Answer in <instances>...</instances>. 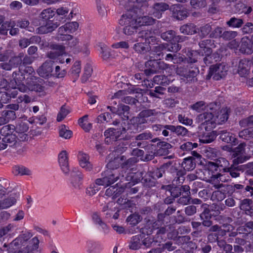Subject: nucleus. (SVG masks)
Listing matches in <instances>:
<instances>
[{"instance_id":"f257e3e1","label":"nucleus","mask_w":253,"mask_h":253,"mask_svg":"<svg viewBox=\"0 0 253 253\" xmlns=\"http://www.w3.org/2000/svg\"><path fill=\"white\" fill-rule=\"evenodd\" d=\"M216 104L211 103L207 105L206 111L197 116L196 122L201 125L205 126V129L210 130L216 126V119L213 113L216 109Z\"/></svg>"},{"instance_id":"f03ea898","label":"nucleus","mask_w":253,"mask_h":253,"mask_svg":"<svg viewBox=\"0 0 253 253\" xmlns=\"http://www.w3.org/2000/svg\"><path fill=\"white\" fill-rule=\"evenodd\" d=\"M119 24L124 26L123 33L126 35H131L136 33L139 27L137 22V13L134 11H127L122 16Z\"/></svg>"},{"instance_id":"7ed1b4c3","label":"nucleus","mask_w":253,"mask_h":253,"mask_svg":"<svg viewBox=\"0 0 253 253\" xmlns=\"http://www.w3.org/2000/svg\"><path fill=\"white\" fill-rule=\"evenodd\" d=\"M14 126L11 125H6L2 127L1 133L2 135H4V137L0 142V151L6 149L8 146L12 147L17 142V137L15 134L6 132L8 131L11 132V130H14Z\"/></svg>"},{"instance_id":"20e7f679","label":"nucleus","mask_w":253,"mask_h":253,"mask_svg":"<svg viewBox=\"0 0 253 253\" xmlns=\"http://www.w3.org/2000/svg\"><path fill=\"white\" fill-rule=\"evenodd\" d=\"M78 27L79 24L77 22L66 23L58 28L56 38V39L71 38V35L69 34L75 32Z\"/></svg>"},{"instance_id":"39448f33","label":"nucleus","mask_w":253,"mask_h":253,"mask_svg":"<svg viewBox=\"0 0 253 253\" xmlns=\"http://www.w3.org/2000/svg\"><path fill=\"white\" fill-rule=\"evenodd\" d=\"M227 71V67L221 64L212 65L209 69V74L207 79H210L211 77L214 80H219L224 77Z\"/></svg>"},{"instance_id":"423d86ee","label":"nucleus","mask_w":253,"mask_h":253,"mask_svg":"<svg viewBox=\"0 0 253 253\" xmlns=\"http://www.w3.org/2000/svg\"><path fill=\"white\" fill-rule=\"evenodd\" d=\"M12 77L15 82V84L11 81V82L7 84V82L6 80H3L2 81L3 84V87L6 88L7 90L10 88L18 89L19 90V87L21 85H25L23 81L25 80V77L23 73L19 70L18 72H15L12 74Z\"/></svg>"},{"instance_id":"0eeeda50","label":"nucleus","mask_w":253,"mask_h":253,"mask_svg":"<svg viewBox=\"0 0 253 253\" xmlns=\"http://www.w3.org/2000/svg\"><path fill=\"white\" fill-rule=\"evenodd\" d=\"M38 78L34 76L29 75L26 80V85H21L19 87V91L22 92H26L28 90L41 91L42 90V87L37 83Z\"/></svg>"},{"instance_id":"6e6552de","label":"nucleus","mask_w":253,"mask_h":253,"mask_svg":"<svg viewBox=\"0 0 253 253\" xmlns=\"http://www.w3.org/2000/svg\"><path fill=\"white\" fill-rule=\"evenodd\" d=\"M120 3L125 6L127 11H135L139 8L147 7L148 3L142 0H118Z\"/></svg>"},{"instance_id":"1a4fd4ad","label":"nucleus","mask_w":253,"mask_h":253,"mask_svg":"<svg viewBox=\"0 0 253 253\" xmlns=\"http://www.w3.org/2000/svg\"><path fill=\"white\" fill-rule=\"evenodd\" d=\"M176 72L177 75L186 78L187 81L189 82L194 81L195 78L199 74V71L196 67H179L177 68Z\"/></svg>"},{"instance_id":"9d476101","label":"nucleus","mask_w":253,"mask_h":253,"mask_svg":"<svg viewBox=\"0 0 253 253\" xmlns=\"http://www.w3.org/2000/svg\"><path fill=\"white\" fill-rule=\"evenodd\" d=\"M126 132V129L124 126L119 129L110 128L104 132V135L106 137L105 141L107 143L115 141L121 135L124 134Z\"/></svg>"},{"instance_id":"9b49d317","label":"nucleus","mask_w":253,"mask_h":253,"mask_svg":"<svg viewBox=\"0 0 253 253\" xmlns=\"http://www.w3.org/2000/svg\"><path fill=\"white\" fill-rule=\"evenodd\" d=\"M156 57L150 55L151 59L146 63V66L148 69L145 70L144 72L147 76L154 74L157 72L158 65L157 60L162 58H164L163 55L161 53H158Z\"/></svg>"},{"instance_id":"f8f14e48","label":"nucleus","mask_w":253,"mask_h":253,"mask_svg":"<svg viewBox=\"0 0 253 253\" xmlns=\"http://www.w3.org/2000/svg\"><path fill=\"white\" fill-rule=\"evenodd\" d=\"M229 180V176L225 174L217 173L213 174L210 177L209 182L213 185L216 189L223 187V182H227Z\"/></svg>"},{"instance_id":"ddd939ff","label":"nucleus","mask_w":253,"mask_h":253,"mask_svg":"<svg viewBox=\"0 0 253 253\" xmlns=\"http://www.w3.org/2000/svg\"><path fill=\"white\" fill-rule=\"evenodd\" d=\"M58 162L62 172L65 175H68L70 172V169L68 154L66 151L63 150L59 154Z\"/></svg>"},{"instance_id":"4468645a","label":"nucleus","mask_w":253,"mask_h":253,"mask_svg":"<svg viewBox=\"0 0 253 253\" xmlns=\"http://www.w3.org/2000/svg\"><path fill=\"white\" fill-rule=\"evenodd\" d=\"M239 50L244 54H252L253 52V41L248 37L242 38L240 43Z\"/></svg>"},{"instance_id":"2eb2a0df","label":"nucleus","mask_w":253,"mask_h":253,"mask_svg":"<svg viewBox=\"0 0 253 253\" xmlns=\"http://www.w3.org/2000/svg\"><path fill=\"white\" fill-rule=\"evenodd\" d=\"M53 62L46 60L38 69V74L43 78H46L51 76L53 72Z\"/></svg>"},{"instance_id":"dca6fc26","label":"nucleus","mask_w":253,"mask_h":253,"mask_svg":"<svg viewBox=\"0 0 253 253\" xmlns=\"http://www.w3.org/2000/svg\"><path fill=\"white\" fill-rule=\"evenodd\" d=\"M80 166L87 171H90L92 169V165L89 161V156L88 154L80 152L78 155Z\"/></svg>"},{"instance_id":"f3484780","label":"nucleus","mask_w":253,"mask_h":253,"mask_svg":"<svg viewBox=\"0 0 253 253\" xmlns=\"http://www.w3.org/2000/svg\"><path fill=\"white\" fill-rule=\"evenodd\" d=\"M121 172L119 170H111L109 169L104 171V174L107 179L106 180L109 185L117 181L121 176H124L123 170Z\"/></svg>"},{"instance_id":"a211bd4d","label":"nucleus","mask_w":253,"mask_h":253,"mask_svg":"<svg viewBox=\"0 0 253 253\" xmlns=\"http://www.w3.org/2000/svg\"><path fill=\"white\" fill-rule=\"evenodd\" d=\"M83 179V175L76 169H73L71 172L70 181L73 186L76 189H80Z\"/></svg>"},{"instance_id":"6ab92c4d","label":"nucleus","mask_w":253,"mask_h":253,"mask_svg":"<svg viewBox=\"0 0 253 253\" xmlns=\"http://www.w3.org/2000/svg\"><path fill=\"white\" fill-rule=\"evenodd\" d=\"M207 205L206 204H203L202 207L204 208V211L200 214V217L202 219H209L211 218V211H214V215H217L220 213L219 207L214 204L211 206V209L207 208Z\"/></svg>"},{"instance_id":"aec40b11","label":"nucleus","mask_w":253,"mask_h":253,"mask_svg":"<svg viewBox=\"0 0 253 253\" xmlns=\"http://www.w3.org/2000/svg\"><path fill=\"white\" fill-rule=\"evenodd\" d=\"M173 16L178 20H182L187 17V10L180 4H174L171 7Z\"/></svg>"},{"instance_id":"412c9836","label":"nucleus","mask_w":253,"mask_h":253,"mask_svg":"<svg viewBox=\"0 0 253 253\" xmlns=\"http://www.w3.org/2000/svg\"><path fill=\"white\" fill-rule=\"evenodd\" d=\"M218 134L220 139L225 142L232 143L234 145L238 143V139L234 137L233 134L226 130H219Z\"/></svg>"},{"instance_id":"4be33fe9","label":"nucleus","mask_w":253,"mask_h":253,"mask_svg":"<svg viewBox=\"0 0 253 253\" xmlns=\"http://www.w3.org/2000/svg\"><path fill=\"white\" fill-rule=\"evenodd\" d=\"M51 50L47 53V57L51 59H55L62 54L64 51V47L60 44H54L50 45Z\"/></svg>"},{"instance_id":"5701e85b","label":"nucleus","mask_w":253,"mask_h":253,"mask_svg":"<svg viewBox=\"0 0 253 253\" xmlns=\"http://www.w3.org/2000/svg\"><path fill=\"white\" fill-rule=\"evenodd\" d=\"M251 62L246 59L240 60L238 65V73L241 77H245L250 72Z\"/></svg>"},{"instance_id":"b1692460","label":"nucleus","mask_w":253,"mask_h":253,"mask_svg":"<svg viewBox=\"0 0 253 253\" xmlns=\"http://www.w3.org/2000/svg\"><path fill=\"white\" fill-rule=\"evenodd\" d=\"M124 191V188L117 184L107 189L105 194L108 197H112L113 199H115L120 195Z\"/></svg>"},{"instance_id":"393cba45","label":"nucleus","mask_w":253,"mask_h":253,"mask_svg":"<svg viewBox=\"0 0 253 253\" xmlns=\"http://www.w3.org/2000/svg\"><path fill=\"white\" fill-rule=\"evenodd\" d=\"M169 5L165 2L156 3L153 5V16L158 19L162 17V12L168 9Z\"/></svg>"},{"instance_id":"a878e982","label":"nucleus","mask_w":253,"mask_h":253,"mask_svg":"<svg viewBox=\"0 0 253 253\" xmlns=\"http://www.w3.org/2000/svg\"><path fill=\"white\" fill-rule=\"evenodd\" d=\"M243 166H236L231 164L230 167L223 169L224 172L229 173L232 178H237L240 176V172H243Z\"/></svg>"},{"instance_id":"bb28decb","label":"nucleus","mask_w":253,"mask_h":253,"mask_svg":"<svg viewBox=\"0 0 253 253\" xmlns=\"http://www.w3.org/2000/svg\"><path fill=\"white\" fill-rule=\"evenodd\" d=\"M233 226L229 224H223L217 233H216L218 238L219 237H223L225 236L227 232H231L229 234V236H235L237 235V232H231L233 230Z\"/></svg>"},{"instance_id":"cd10ccee","label":"nucleus","mask_w":253,"mask_h":253,"mask_svg":"<svg viewBox=\"0 0 253 253\" xmlns=\"http://www.w3.org/2000/svg\"><path fill=\"white\" fill-rule=\"evenodd\" d=\"M143 10L142 8H139L135 12L137 13V22L138 24L139 27L143 25H150L154 23L155 20L148 16H139L138 12L141 13V10Z\"/></svg>"},{"instance_id":"c85d7f7f","label":"nucleus","mask_w":253,"mask_h":253,"mask_svg":"<svg viewBox=\"0 0 253 253\" xmlns=\"http://www.w3.org/2000/svg\"><path fill=\"white\" fill-rule=\"evenodd\" d=\"M171 78L170 76L157 75L153 78V80L156 84L166 86L172 81L173 80Z\"/></svg>"},{"instance_id":"c756f323","label":"nucleus","mask_w":253,"mask_h":253,"mask_svg":"<svg viewBox=\"0 0 253 253\" xmlns=\"http://www.w3.org/2000/svg\"><path fill=\"white\" fill-rule=\"evenodd\" d=\"M196 164L195 158L193 157H188L184 159L181 166L185 170L190 171L195 169Z\"/></svg>"},{"instance_id":"7c9ffc66","label":"nucleus","mask_w":253,"mask_h":253,"mask_svg":"<svg viewBox=\"0 0 253 253\" xmlns=\"http://www.w3.org/2000/svg\"><path fill=\"white\" fill-rule=\"evenodd\" d=\"M229 109L227 108H222L215 117L216 124H221L226 122L229 116Z\"/></svg>"},{"instance_id":"2f4dec72","label":"nucleus","mask_w":253,"mask_h":253,"mask_svg":"<svg viewBox=\"0 0 253 253\" xmlns=\"http://www.w3.org/2000/svg\"><path fill=\"white\" fill-rule=\"evenodd\" d=\"M143 237V236L140 234L133 236L129 243V249L133 250L139 249L142 245L141 240Z\"/></svg>"},{"instance_id":"473e14b6","label":"nucleus","mask_w":253,"mask_h":253,"mask_svg":"<svg viewBox=\"0 0 253 253\" xmlns=\"http://www.w3.org/2000/svg\"><path fill=\"white\" fill-rule=\"evenodd\" d=\"M217 134L214 131L204 133L199 137V141L202 143H210L216 138Z\"/></svg>"},{"instance_id":"72a5a7b5","label":"nucleus","mask_w":253,"mask_h":253,"mask_svg":"<svg viewBox=\"0 0 253 253\" xmlns=\"http://www.w3.org/2000/svg\"><path fill=\"white\" fill-rule=\"evenodd\" d=\"M129 109L128 106L119 104L117 108V114L123 120H128L129 119Z\"/></svg>"},{"instance_id":"f704fd0d","label":"nucleus","mask_w":253,"mask_h":253,"mask_svg":"<svg viewBox=\"0 0 253 253\" xmlns=\"http://www.w3.org/2000/svg\"><path fill=\"white\" fill-rule=\"evenodd\" d=\"M168 128L170 130V132H174L178 136H185L188 133V130L185 127L181 126H173L169 125Z\"/></svg>"},{"instance_id":"c9c22d12","label":"nucleus","mask_w":253,"mask_h":253,"mask_svg":"<svg viewBox=\"0 0 253 253\" xmlns=\"http://www.w3.org/2000/svg\"><path fill=\"white\" fill-rule=\"evenodd\" d=\"M181 33L185 35H193L197 33L198 28L193 24H187L182 26L180 28Z\"/></svg>"},{"instance_id":"e433bc0d","label":"nucleus","mask_w":253,"mask_h":253,"mask_svg":"<svg viewBox=\"0 0 253 253\" xmlns=\"http://www.w3.org/2000/svg\"><path fill=\"white\" fill-rule=\"evenodd\" d=\"M12 172L15 175H30L31 171L22 166H15L13 167Z\"/></svg>"},{"instance_id":"4c0bfd02","label":"nucleus","mask_w":253,"mask_h":253,"mask_svg":"<svg viewBox=\"0 0 253 253\" xmlns=\"http://www.w3.org/2000/svg\"><path fill=\"white\" fill-rule=\"evenodd\" d=\"M99 46L101 58L103 60L108 61L111 57L110 49L104 44L100 43Z\"/></svg>"},{"instance_id":"58836bf2","label":"nucleus","mask_w":253,"mask_h":253,"mask_svg":"<svg viewBox=\"0 0 253 253\" xmlns=\"http://www.w3.org/2000/svg\"><path fill=\"white\" fill-rule=\"evenodd\" d=\"M81 71V62L79 61H76L71 69V74L72 78L75 81L78 79L80 76V73Z\"/></svg>"},{"instance_id":"ea45409f","label":"nucleus","mask_w":253,"mask_h":253,"mask_svg":"<svg viewBox=\"0 0 253 253\" xmlns=\"http://www.w3.org/2000/svg\"><path fill=\"white\" fill-rule=\"evenodd\" d=\"M212 41L210 39H206L199 42V45L201 48L203 49L205 54H211L212 52L211 48Z\"/></svg>"},{"instance_id":"a19ab883","label":"nucleus","mask_w":253,"mask_h":253,"mask_svg":"<svg viewBox=\"0 0 253 253\" xmlns=\"http://www.w3.org/2000/svg\"><path fill=\"white\" fill-rule=\"evenodd\" d=\"M55 12L51 8L45 9L40 14V17L45 22L50 21L55 15Z\"/></svg>"},{"instance_id":"79ce46f5","label":"nucleus","mask_w":253,"mask_h":253,"mask_svg":"<svg viewBox=\"0 0 253 253\" xmlns=\"http://www.w3.org/2000/svg\"><path fill=\"white\" fill-rule=\"evenodd\" d=\"M15 194L11 195L9 197L4 199L0 203V209L9 208L16 203Z\"/></svg>"},{"instance_id":"37998d69","label":"nucleus","mask_w":253,"mask_h":253,"mask_svg":"<svg viewBox=\"0 0 253 253\" xmlns=\"http://www.w3.org/2000/svg\"><path fill=\"white\" fill-rule=\"evenodd\" d=\"M122 159L119 157L114 158L113 160H109L107 164L108 169L111 170H117L121 164ZM120 171V170H119Z\"/></svg>"},{"instance_id":"c03bdc74","label":"nucleus","mask_w":253,"mask_h":253,"mask_svg":"<svg viewBox=\"0 0 253 253\" xmlns=\"http://www.w3.org/2000/svg\"><path fill=\"white\" fill-rule=\"evenodd\" d=\"M92 71L91 65L89 63H87L84 66V74L81 78L82 83H84L87 82L88 79L91 77Z\"/></svg>"},{"instance_id":"a18cd8bd","label":"nucleus","mask_w":253,"mask_h":253,"mask_svg":"<svg viewBox=\"0 0 253 253\" xmlns=\"http://www.w3.org/2000/svg\"><path fill=\"white\" fill-rule=\"evenodd\" d=\"M115 205L114 203H109L104 205L102 208V211L105 213L106 217H111L116 211Z\"/></svg>"},{"instance_id":"49530a36","label":"nucleus","mask_w":253,"mask_h":253,"mask_svg":"<svg viewBox=\"0 0 253 253\" xmlns=\"http://www.w3.org/2000/svg\"><path fill=\"white\" fill-rule=\"evenodd\" d=\"M88 116L84 115L79 119L78 122L80 126L85 131H88L92 127V124L87 121Z\"/></svg>"},{"instance_id":"de8ad7c7","label":"nucleus","mask_w":253,"mask_h":253,"mask_svg":"<svg viewBox=\"0 0 253 253\" xmlns=\"http://www.w3.org/2000/svg\"><path fill=\"white\" fill-rule=\"evenodd\" d=\"M59 136L65 139H69L72 136V131L68 129L65 125H61L59 127Z\"/></svg>"},{"instance_id":"09e8293b","label":"nucleus","mask_w":253,"mask_h":253,"mask_svg":"<svg viewBox=\"0 0 253 253\" xmlns=\"http://www.w3.org/2000/svg\"><path fill=\"white\" fill-rule=\"evenodd\" d=\"M211 26L210 24H206L198 28L199 36L202 38H204L207 36L211 32Z\"/></svg>"},{"instance_id":"8fccbe9b","label":"nucleus","mask_w":253,"mask_h":253,"mask_svg":"<svg viewBox=\"0 0 253 253\" xmlns=\"http://www.w3.org/2000/svg\"><path fill=\"white\" fill-rule=\"evenodd\" d=\"M239 136L244 139L249 140L253 138V127H250L240 131Z\"/></svg>"},{"instance_id":"3c124183","label":"nucleus","mask_w":253,"mask_h":253,"mask_svg":"<svg viewBox=\"0 0 253 253\" xmlns=\"http://www.w3.org/2000/svg\"><path fill=\"white\" fill-rule=\"evenodd\" d=\"M133 48L136 52L141 54H144L147 51H149V47L147 45L142 42L134 44Z\"/></svg>"},{"instance_id":"603ef678","label":"nucleus","mask_w":253,"mask_h":253,"mask_svg":"<svg viewBox=\"0 0 253 253\" xmlns=\"http://www.w3.org/2000/svg\"><path fill=\"white\" fill-rule=\"evenodd\" d=\"M244 22L242 19H238L235 17L231 18L226 22L227 25L229 27L234 28H240L243 24Z\"/></svg>"},{"instance_id":"864d4df0","label":"nucleus","mask_w":253,"mask_h":253,"mask_svg":"<svg viewBox=\"0 0 253 253\" xmlns=\"http://www.w3.org/2000/svg\"><path fill=\"white\" fill-rule=\"evenodd\" d=\"M140 34L145 38L146 42H148L149 43H154L156 41V38L150 31H143Z\"/></svg>"},{"instance_id":"5fc2aeb1","label":"nucleus","mask_w":253,"mask_h":253,"mask_svg":"<svg viewBox=\"0 0 253 253\" xmlns=\"http://www.w3.org/2000/svg\"><path fill=\"white\" fill-rule=\"evenodd\" d=\"M166 47V45L165 43L155 46L152 49V51L150 52V55L156 57L157 56V54L158 53H161L164 55L163 51H165Z\"/></svg>"},{"instance_id":"6e6d98bb","label":"nucleus","mask_w":253,"mask_h":253,"mask_svg":"<svg viewBox=\"0 0 253 253\" xmlns=\"http://www.w3.org/2000/svg\"><path fill=\"white\" fill-rule=\"evenodd\" d=\"M102 250L101 246L97 243H90L87 250L88 253H98Z\"/></svg>"},{"instance_id":"4d7b16f0","label":"nucleus","mask_w":253,"mask_h":253,"mask_svg":"<svg viewBox=\"0 0 253 253\" xmlns=\"http://www.w3.org/2000/svg\"><path fill=\"white\" fill-rule=\"evenodd\" d=\"M24 56L23 53H20L18 56L13 57L9 60V63L13 67H16L18 65L22 66V58Z\"/></svg>"},{"instance_id":"13d9d810","label":"nucleus","mask_w":253,"mask_h":253,"mask_svg":"<svg viewBox=\"0 0 253 253\" xmlns=\"http://www.w3.org/2000/svg\"><path fill=\"white\" fill-rule=\"evenodd\" d=\"M153 137L152 134L149 131H145L140 133L135 136V139L136 141H145Z\"/></svg>"},{"instance_id":"bf43d9fd","label":"nucleus","mask_w":253,"mask_h":253,"mask_svg":"<svg viewBox=\"0 0 253 253\" xmlns=\"http://www.w3.org/2000/svg\"><path fill=\"white\" fill-rule=\"evenodd\" d=\"M233 157L234 159L232 164L236 166H240L239 165V164L244 163L249 159V157L248 156L242 155L241 154L238 155L236 157L235 156H233Z\"/></svg>"},{"instance_id":"052dcab7","label":"nucleus","mask_w":253,"mask_h":253,"mask_svg":"<svg viewBox=\"0 0 253 253\" xmlns=\"http://www.w3.org/2000/svg\"><path fill=\"white\" fill-rule=\"evenodd\" d=\"M206 108L207 105H206L205 103L202 101L197 102L191 106V108L199 112L202 111H206Z\"/></svg>"},{"instance_id":"680f3d73","label":"nucleus","mask_w":253,"mask_h":253,"mask_svg":"<svg viewBox=\"0 0 253 253\" xmlns=\"http://www.w3.org/2000/svg\"><path fill=\"white\" fill-rule=\"evenodd\" d=\"M166 45V48H165L166 51L169 52H177L179 51L181 48V46L179 43H171L170 44H169L168 43H165Z\"/></svg>"},{"instance_id":"e2e57ef3","label":"nucleus","mask_w":253,"mask_h":253,"mask_svg":"<svg viewBox=\"0 0 253 253\" xmlns=\"http://www.w3.org/2000/svg\"><path fill=\"white\" fill-rule=\"evenodd\" d=\"M60 41H67L68 42V45L71 48H76V46L79 43V40L77 38H73L72 36L71 35V38H64L58 40Z\"/></svg>"},{"instance_id":"0e129e2a","label":"nucleus","mask_w":253,"mask_h":253,"mask_svg":"<svg viewBox=\"0 0 253 253\" xmlns=\"http://www.w3.org/2000/svg\"><path fill=\"white\" fill-rule=\"evenodd\" d=\"M246 144L245 142L240 143L237 147L235 148L233 150V156L235 157L240 154H242L245 152V147Z\"/></svg>"},{"instance_id":"69168bd1","label":"nucleus","mask_w":253,"mask_h":253,"mask_svg":"<svg viewBox=\"0 0 253 253\" xmlns=\"http://www.w3.org/2000/svg\"><path fill=\"white\" fill-rule=\"evenodd\" d=\"M12 21H6L2 24L0 27V34L6 36L8 31L11 27Z\"/></svg>"},{"instance_id":"338daca9","label":"nucleus","mask_w":253,"mask_h":253,"mask_svg":"<svg viewBox=\"0 0 253 253\" xmlns=\"http://www.w3.org/2000/svg\"><path fill=\"white\" fill-rule=\"evenodd\" d=\"M175 32L172 30L163 32L161 34V37L166 41H170L171 40H173Z\"/></svg>"},{"instance_id":"774afa93","label":"nucleus","mask_w":253,"mask_h":253,"mask_svg":"<svg viewBox=\"0 0 253 253\" xmlns=\"http://www.w3.org/2000/svg\"><path fill=\"white\" fill-rule=\"evenodd\" d=\"M69 113V111L64 106H62L57 117V121L58 122L62 121Z\"/></svg>"}]
</instances>
